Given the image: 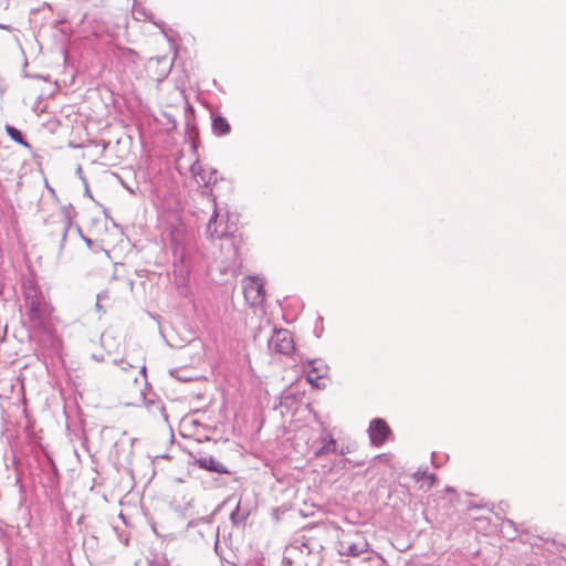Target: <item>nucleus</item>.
I'll use <instances>...</instances> for the list:
<instances>
[{"label": "nucleus", "instance_id": "nucleus-1", "mask_svg": "<svg viewBox=\"0 0 566 566\" xmlns=\"http://www.w3.org/2000/svg\"><path fill=\"white\" fill-rule=\"evenodd\" d=\"M22 291L30 328L40 334H49L51 310L42 291L30 277L23 279Z\"/></svg>", "mask_w": 566, "mask_h": 566}, {"label": "nucleus", "instance_id": "nucleus-2", "mask_svg": "<svg viewBox=\"0 0 566 566\" xmlns=\"http://www.w3.org/2000/svg\"><path fill=\"white\" fill-rule=\"evenodd\" d=\"M269 348L275 354L291 355L295 350L292 333L286 328L274 329L269 339Z\"/></svg>", "mask_w": 566, "mask_h": 566}, {"label": "nucleus", "instance_id": "nucleus-3", "mask_svg": "<svg viewBox=\"0 0 566 566\" xmlns=\"http://www.w3.org/2000/svg\"><path fill=\"white\" fill-rule=\"evenodd\" d=\"M329 367L322 358L306 359L303 364V371L306 374V380L314 388H321L319 379L327 377Z\"/></svg>", "mask_w": 566, "mask_h": 566}, {"label": "nucleus", "instance_id": "nucleus-4", "mask_svg": "<svg viewBox=\"0 0 566 566\" xmlns=\"http://www.w3.org/2000/svg\"><path fill=\"white\" fill-rule=\"evenodd\" d=\"M243 286L244 297L251 305H260L265 301L264 281L260 277L248 276Z\"/></svg>", "mask_w": 566, "mask_h": 566}, {"label": "nucleus", "instance_id": "nucleus-5", "mask_svg": "<svg viewBox=\"0 0 566 566\" xmlns=\"http://www.w3.org/2000/svg\"><path fill=\"white\" fill-rule=\"evenodd\" d=\"M190 455L193 459V463L202 470L218 474H232V472L226 465H223L212 455H208L202 452L190 453Z\"/></svg>", "mask_w": 566, "mask_h": 566}, {"label": "nucleus", "instance_id": "nucleus-6", "mask_svg": "<svg viewBox=\"0 0 566 566\" xmlns=\"http://www.w3.org/2000/svg\"><path fill=\"white\" fill-rule=\"evenodd\" d=\"M368 546L367 541L360 535H356L355 539L345 537L338 542V553L344 556L358 557L368 551Z\"/></svg>", "mask_w": 566, "mask_h": 566}, {"label": "nucleus", "instance_id": "nucleus-7", "mask_svg": "<svg viewBox=\"0 0 566 566\" xmlns=\"http://www.w3.org/2000/svg\"><path fill=\"white\" fill-rule=\"evenodd\" d=\"M368 434L373 446L381 447L391 434V429L382 418H375L369 423Z\"/></svg>", "mask_w": 566, "mask_h": 566}, {"label": "nucleus", "instance_id": "nucleus-8", "mask_svg": "<svg viewBox=\"0 0 566 566\" xmlns=\"http://www.w3.org/2000/svg\"><path fill=\"white\" fill-rule=\"evenodd\" d=\"M322 426L323 436L319 438V447L314 450L315 458H322L328 453H337L338 443L332 433L326 432V428L323 422Z\"/></svg>", "mask_w": 566, "mask_h": 566}, {"label": "nucleus", "instance_id": "nucleus-9", "mask_svg": "<svg viewBox=\"0 0 566 566\" xmlns=\"http://www.w3.org/2000/svg\"><path fill=\"white\" fill-rule=\"evenodd\" d=\"M174 265H190L188 249L176 239L171 240Z\"/></svg>", "mask_w": 566, "mask_h": 566}, {"label": "nucleus", "instance_id": "nucleus-10", "mask_svg": "<svg viewBox=\"0 0 566 566\" xmlns=\"http://www.w3.org/2000/svg\"><path fill=\"white\" fill-rule=\"evenodd\" d=\"M250 516V509L242 507L241 501L238 502L235 509L230 514V521L233 526H244L248 517Z\"/></svg>", "mask_w": 566, "mask_h": 566}, {"label": "nucleus", "instance_id": "nucleus-11", "mask_svg": "<svg viewBox=\"0 0 566 566\" xmlns=\"http://www.w3.org/2000/svg\"><path fill=\"white\" fill-rule=\"evenodd\" d=\"M221 223H218V213L214 211L209 219L206 232L211 239H221L226 234L224 230L219 229Z\"/></svg>", "mask_w": 566, "mask_h": 566}, {"label": "nucleus", "instance_id": "nucleus-12", "mask_svg": "<svg viewBox=\"0 0 566 566\" xmlns=\"http://www.w3.org/2000/svg\"><path fill=\"white\" fill-rule=\"evenodd\" d=\"M174 275L178 289L186 285L190 276V265H174Z\"/></svg>", "mask_w": 566, "mask_h": 566}, {"label": "nucleus", "instance_id": "nucleus-13", "mask_svg": "<svg viewBox=\"0 0 566 566\" xmlns=\"http://www.w3.org/2000/svg\"><path fill=\"white\" fill-rule=\"evenodd\" d=\"M190 171H191V174L193 176H196V177L199 176L205 185H209L210 182L216 184L217 180H218V178H217V170H212L208 178H206V176L201 174L202 172V168H201L198 159H196L190 165Z\"/></svg>", "mask_w": 566, "mask_h": 566}, {"label": "nucleus", "instance_id": "nucleus-14", "mask_svg": "<svg viewBox=\"0 0 566 566\" xmlns=\"http://www.w3.org/2000/svg\"><path fill=\"white\" fill-rule=\"evenodd\" d=\"M70 224H71V221L67 217H64L62 220L53 223L54 231H56L61 235V247H63V244L66 240Z\"/></svg>", "mask_w": 566, "mask_h": 566}, {"label": "nucleus", "instance_id": "nucleus-15", "mask_svg": "<svg viewBox=\"0 0 566 566\" xmlns=\"http://www.w3.org/2000/svg\"><path fill=\"white\" fill-rule=\"evenodd\" d=\"M212 128H213V132L218 135H224L230 132L229 123L227 122L226 118H223L221 116H218L213 119Z\"/></svg>", "mask_w": 566, "mask_h": 566}, {"label": "nucleus", "instance_id": "nucleus-16", "mask_svg": "<svg viewBox=\"0 0 566 566\" xmlns=\"http://www.w3.org/2000/svg\"><path fill=\"white\" fill-rule=\"evenodd\" d=\"M146 407L153 413H155L156 411L160 412L163 415L165 421L168 420V416L166 413L165 406L160 401H155L151 399L146 400Z\"/></svg>", "mask_w": 566, "mask_h": 566}, {"label": "nucleus", "instance_id": "nucleus-17", "mask_svg": "<svg viewBox=\"0 0 566 566\" xmlns=\"http://www.w3.org/2000/svg\"><path fill=\"white\" fill-rule=\"evenodd\" d=\"M413 478L416 481H422V480H429L430 485H433L434 482L438 480L437 475L434 473H428L427 471H417L413 474Z\"/></svg>", "mask_w": 566, "mask_h": 566}, {"label": "nucleus", "instance_id": "nucleus-18", "mask_svg": "<svg viewBox=\"0 0 566 566\" xmlns=\"http://www.w3.org/2000/svg\"><path fill=\"white\" fill-rule=\"evenodd\" d=\"M48 465L50 468V474H51L50 480L51 481H57V479H59V470H57V467L54 463L52 458H48Z\"/></svg>", "mask_w": 566, "mask_h": 566}, {"label": "nucleus", "instance_id": "nucleus-19", "mask_svg": "<svg viewBox=\"0 0 566 566\" xmlns=\"http://www.w3.org/2000/svg\"><path fill=\"white\" fill-rule=\"evenodd\" d=\"M48 465L50 468V474H51L50 480L51 481H57V479H59V470H57V467L54 463L52 458H48Z\"/></svg>", "mask_w": 566, "mask_h": 566}, {"label": "nucleus", "instance_id": "nucleus-20", "mask_svg": "<svg viewBox=\"0 0 566 566\" xmlns=\"http://www.w3.org/2000/svg\"><path fill=\"white\" fill-rule=\"evenodd\" d=\"M286 551L287 552L300 551L301 553L306 551L307 555H310L312 553V548L310 547L308 543H302L300 546L291 545V547L286 548Z\"/></svg>", "mask_w": 566, "mask_h": 566}, {"label": "nucleus", "instance_id": "nucleus-21", "mask_svg": "<svg viewBox=\"0 0 566 566\" xmlns=\"http://www.w3.org/2000/svg\"><path fill=\"white\" fill-rule=\"evenodd\" d=\"M7 132H8L9 136H10L14 142H23V140H22V135H21V133H20L18 129H15V128H13V127H11V126H8V127H7Z\"/></svg>", "mask_w": 566, "mask_h": 566}, {"label": "nucleus", "instance_id": "nucleus-22", "mask_svg": "<svg viewBox=\"0 0 566 566\" xmlns=\"http://www.w3.org/2000/svg\"><path fill=\"white\" fill-rule=\"evenodd\" d=\"M502 526L512 528L513 536H515V534L517 533L516 524L514 523V521H512L510 518H503Z\"/></svg>", "mask_w": 566, "mask_h": 566}, {"label": "nucleus", "instance_id": "nucleus-23", "mask_svg": "<svg viewBox=\"0 0 566 566\" xmlns=\"http://www.w3.org/2000/svg\"><path fill=\"white\" fill-rule=\"evenodd\" d=\"M507 507H509V503L505 501H501L497 504V511L495 512V515L500 518V513L504 514L506 512Z\"/></svg>", "mask_w": 566, "mask_h": 566}, {"label": "nucleus", "instance_id": "nucleus-24", "mask_svg": "<svg viewBox=\"0 0 566 566\" xmlns=\"http://www.w3.org/2000/svg\"><path fill=\"white\" fill-rule=\"evenodd\" d=\"M109 297V293L107 290H103L101 291L97 295H96V300H98V302H102V301H105Z\"/></svg>", "mask_w": 566, "mask_h": 566}, {"label": "nucleus", "instance_id": "nucleus-25", "mask_svg": "<svg viewBox=\"0 0 566 566\" xmlns=\"http://www.w3.org/2000/svg\"><path fill=\"white\" fill-rule=\"evenodd\" d=\"M10 381H12V379H10ZM17 386H18V390H19V392H18V397H17V398L19 399V398H20V395H21V392H22V385H21V384H17V385H14V384H12V382H10V384H9L10 390H11L12 392H13V390H14V388H15Z\"/></svg>", "mask_w": 566, "mask_h": 566}, {"label": "nucleus", "instance_id": "nucleus-26", "mask_svg": "<svg viewBox=\"0 0 566 566\" xmlns=\"http://www.w3.org/2000/svg\"><path fill=\"white\" fill-rule=\"evenodd\" d=\"M120 184H122V186H123V187H124V188H125L129 193H132V195H136V190H137L138 188H136V189H135V188H132L130 186H128L127 184H125L123 180H120Z\"/></svg>", "mask_w": 566, "mask_h": 566}, {"label": "nucleus", "instance_id": "nucleus-27", "mask_svg": "<svg viewBox=\"0 0 566 566\" xmlns=\"http://www.w3.org/2000/svg\"><path fill=\"white\" fill-rule=\"evenodd\" d=\"M83 182H84V186H85V196H87L88 198L93 199V196H92V193L90 191L86 178H83Z\"/></svg>", "mask_w": 566, "mask_h": 566}, {"label": "nucleus", "instance_id": "nucleus-28", "mask_svg": "<svg viewBox=\"0 0 566 566\" xmlns=\"http://www.w3.org/2000/svg\"><path fill=\"white\" fill-rule=\"evenodd\" d=\"M102 302H98V300H96V303H95V308L98 313L101 314H104L106 311L104 310L103 305L101 304Z\"/></svg>", "mask_w": 566, "mask_h": 566}, {"label": "nucleus", "instance_id": "nucleus-29", "mask_svg": "<svg viewBox=\"0 0 566 566\" xmlns=\"http://www.w3.org/2000/svg\"><path fill=\"white\" fill-rule=\"evenodd\" d=\"M282 563H283V565L292 566L293 565V559L291 557H289V556H283Z\"/></svg>", "mask_w": 566, "mask_h": 566}, {"label": "nucleus", "instance_id": "nucleus-30", "mask_svg": "<svg viewBox=\"0 0 566 566\" xmlns=\"http://www.w3.org/2000/svg\"><path fill=\"white\" fill-rule=\"evenodd\" d=\"M189 145H190V150H191L192 155H197L198 147H199L201 144H189Z\"/></svg>", "mask_w": 566, "mask_h": 566}, {"label": "nucleus", "instance_id": "nucleus-31", "mask_svg": "<svg viewBox=\"0 0 566 566\" xmlns=\"http://www.w3.org/2000/svg\"><path fill=\"white\" fill-rule=\"evenodd\" d=\"M322 333H323V326H321V327H317V326H316V327H315V329H314V334H315V336H316L317 338H319V337L322 336Z\"/></svg>", "mask_w": 566, "mask_h": 566}, {"label": "nucleus", "instance_id": "nucleus-32", "mask_svg": "<svg viewBox=\"0 0 566 566\" xmlns=\"http://www.w3.org/2000/svg\"><path fill=\"white\" fill-rule=\"evenodd\" d=\"M120 364H122V369L123 370H127L128 368L133 367L129 363L124 361V360H120Z\"/></svg>", "mask_w": 566, "mask_h": 566}, {"label": "nucleus", "instance_id": "nucleus-33", "mask_svg": "<svg viewBox=\"0 0 566 566\" xmlns=\"http://www.w3.org/2000/svg\"><path fill=\"white\" fill-rule=\"evenodd\" d=\"M76 174L80 176V178L83 180V178H85L83 176V170H82V167L81 166H77V169H76Z\"/></svg>", "mask_w": 566, "mask_h": 566}, {"label": "nucleus", "instance_id": "nucleus-34", "mask_svg": "<svg viewBox=\"0 0 566 566\" xmlns=\"http://www.w3.org/2000/svg\"><path fill=\"white\" fill-rule=\"evenodd\" d=\"M71 147L73 148H83L85 147L87 144H69Z\"/></svg>", "mask_w": 566, "mask_h": 566}, {"label": "nucleus", "instance_id": "nucleus-35", "mask_svg": "<svg viewBox=\"0 0 566 566\" xmlns=\"http://www.w3.org/2000/svg\"><path fill=\"white\" fill-rule=\"evenodd\" d=\"M14 482H15V485H17V484H19V491H20V492H22L23 486H22V484H20V478H19V476H15Z\"/></svg>", "mask_w": 566, "mask_h": 566}, {"label": "nucleus", "instance_id": "nucleus-36", "mask_svg": "<svg viewBox=\"0 0 566 566\" xmlns=\"http://www.w3.org/2000/svg\"><path fill=\"white\" fill-rule=\"evenodd\" d=\"M156 566H172V565L167 560V558H165L163 564L157 563Z\"/></svg>", "mask_w": 566, "mask_h": 566}, {"label": "nucleus", "instance_id": "nucleus-37", "mask_svg": "<svg viewBox=\"0 0 566 566\" xmlns=\"http://www.w3.org/2000/svg\"><path fill=\"white\" fill-rule=\"evenodd\" d=\"M431 461H432V464H433L436 468H438V467H439V464L436 462V452H433V453L431 454Z\"/></svg>", "mask_w": 566, "mask_h": 566}, {"label": "nucleus", "instance_id": "nucleus-38", "mask_svg": "<svg viewBox=\"0 0 566 566\" xmlns=\"http://www.w3.org/2000/svg\"><path fill=\"white\" fill-rule=\"evenodd\" d=\"M347 462H349V460H348V459H342V460L339 461V463H340V468H342V469L346 468V463H347Z\"/></svg>", "mask_w": 566, "mask_h": 566}, {"label": "nucleus", "instance_id": "nucleus-39", "mask_svg": "<svg viewBox=\"0 0 566 566\" xmlns=\"http://www.w3.org/2000/svg\"><path fill=\"white\" fill-rule=\"evenodd\" d=\"M92 357H93V359H95L96 361H101V360H103V356L98 357V355H96V354H93V356H92Z\"/></svg>", "mask_w": 566, "mask_h": 566}, {"label": "nucleus", "instance_id": "nucleus-40", "mask_svg": "<svg viewBox=\"0 0 566 566\" xmlns=\"http://www.w3.org/2000/svg\"><path fill=\"white\" fill-rule=\"evenodd\" d=\"M6 335H7V326H4V327L2 328V342L4 340Z\"/></svg>", "mask_w": 566, "mask_h": 566}, {"label": "nucleus", "instance_id": "nucleus-41", "mask_svg": "<svg viewBox=\"0 0 566 566\" xmlns=\"http://www.w3.org/2000/svg\"><path fill=\"white\" fill-rule=\"evenodd\" d=\"M146 371H147L146 366H143V367L140 368V374H142L143 376H146Z\"/></svg>", "mask_w": 566, "mask_h": 566}, {"label": "nucleus", "instance_id": "nucleus-42", "mask_svg": "<svg viewBox=\"0 0 566 566\" xmlns=\"http://www.w3.org/2000/svg\"><path fill=\"white\" fill-rule=\"evenodd\" d=\"M446 491H447V492H454V489H453V488H451V486H447V488H446Z\"/></svg>", "mask_w": 566, "mask_h": 566}, {"label": "nucleus", "instance_id": "nucleus-43", "mask_svg": "<svg viewBox=\"0 0 566 566\" xmlns=\"http://www.w3.org/2000/svg\"><path fill=\"white\" fill-rule=\"evenodd\" d=\"M218 544H219V541L217 539V541H216V544H214V549H216V552H218Z\"/></svg>", "mask_w": 566, "mask_h": 566}, {"label": "nucleus", "instance_id": "nucleus-44", "mask_svg": "<svg viewBox=\"0 0 566 566\" xmlns=\"http://www.w3.org/2000/svg\"><path fill=\"white\" fill-rule=\"evenodd\" d=\"M22 146L27 147V148H30L31 144L29 143H25V144H21Z\"/></svg>", "mask_w": 566, "mask_h": 566}, {"label": "nucleus", "instance_id": "nucleus-45", "mask_svg": "<svg viewBox=\"0 0 566 566\" xmlns=\"http://www.w3.org/2000/svg\"><path fill=\"white\" fill-rule=\"evenodd\" d=\"M103 146V149H106V147L109 145V144H106V143H103L101 144Z\"/></svg>", "mask_w": 566, "mask_h": 566}, {"label": "nucleus", "instance_id": "nucleus-46", "mask_svg": "<svg viewBox=\"0 0 566 566\" xmlns=\"http://www.w3.org/2000/svg\"><path fill=\"white\" fill-rule=\"evenodd\" d=\"M84 240L87 242V244H91V240L90 239L84 238Z\"/></svg>", "mask_w": 566, "mask_h": 566}, {"label": "nucleus", "instance_id": "nucleus-47", "mask_svg": "<svg viewBox=\"0 0 566 566\" xmlns=\"http://www.w3.org/2000/svg\"><path fill=\"white\" fill-rule=\"evenodd\" d=\"M175 370H170V375L175 377Z\"/></svg>", "mask_w": 566, "mask_h": 566}, {"label": "nucleus", "instance_id": "nucleus-48", "mask_svg": "<svg viewBox=\"0 0 566 566\" xmlns=\"http://www.w3.org/2000/svg\"><path fill=\"white\" fill-rule=\"evenodd\" d=\"M317 321L322 322V321H323V317H322V316H318V317H317Z\"/></svg>", "mask_w": 566, "mask_h": 566}]
</instances>
